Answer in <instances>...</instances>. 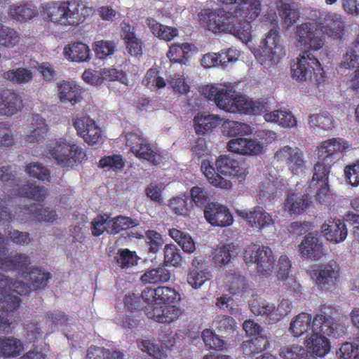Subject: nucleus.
Returning <instances> with one entry per match:
<instances>
[{"mask_svg":"<svg viewBox=\"0 0 359 359\" xmlns=\"http://www.w3.org/2000/svg\"><path fill=\"white\" fill-rule=\"evenodd\" d=\"M262 5L259 0H251L238 4L233 12L224 9H203L198 14L201 25L214 33H228L247 43L252 39L251 22L261 13Z\"/></svg>","mask_w":359,"mask_h":359,"instance_id":"1","label":"nucleus"},{"mask_svg":"<svg viewBox=\"0 0 359 359\" xmlns=\"http://www.w3.org/2000/svg\"><path fill=\"white\" fill-rule=\"evenodd\" d=\"M296 36L298 43L305 48L299 54L297 62L291 65V76L298 81H314L317 83L325 81V72L318 59L312 51L321 49L325 42V36L313 22H304L297 27Z\"/></svg>","mask_w":359,"mask_h":359,"instance_id":"2","label":"nucleus"},{"mask_svg":"<svg viewBox=\"0 0 359 359\" xmlns=\"http://www.w3.org/2000/svg\"><path fill=\"white\" fill-rule=\"evenodd\" d=\"M346 144V142L341 138H332L322 142L318 146V161L313 168L309 188L311 191L316 190V198L322 204L329 202L328 179L330 170L340 159Z\"/></svg>","mask_w":359,"mask_h":359,"instance_id":"3","label":"nucleus"},{"mask_svg":"<svg viewBox=\"0 0 359 359\" xmlns=\"http://www.w3.org/2000/svg\"><path fill=\"white\" fill-rule=\"evenodd\" d=\"M202 93L208 100L214 101L217 107L230 113L259 114L265 107L262 102L248 99L233 89L208 85L202 88Z\"/></svg>","mask_w":359,"mask_h":359,"instance_id":"4","label":"nucleus"},{"mask_svg":"<svg viewBox=\"0 0 359 359\" xmlns=\"http://www.w3.org/2000/svg\"><path fill=\"white\" fill-rule=\"evenodd\" d=\"M81 4L76 0L53 1L42 6L41 13L46 21L65 26H76L83 21Z\"/></svg>","mask_w":359,"mask_h":359,"instance_id":"5","label":"nucleus"},{"mask_svg":"<svg viewBox=\"0 0 359 359\" xmlns=\"http://www.w3.org/2000/svg\"><path fill=\"white\" fill-rule=\"evenodd\" d=\"M46 156L54 159L62 168H71L87 159L86 152L81 146L71 144L65 138H59L47 145Z\"/></svg>","mask_w":359,"mask_h":359,"instance_id":"6","label":"nucleus"},{"mask_svg":"<svg viewBox=\"0 0 359 359\" xmlns=\"http://www.w3.org/2000/svg\"><path fill=\"white\" fill-rule=\"evenodd\" d=\"M52 278V274L46 271H43L38 266H32L28 273V284L22 281L15 280L0 273V288L8 290L9 292L16 293L18 295H25L29 293V289L34 290H43L48 285V280Z\"/></svg>","mask_w":359,"mask_h":359,"instance_id":"7","label":"nucleus"},{"mask_svg":"<svg viewBox=\"0 0 359 359\" xmlns=\"http://www.w3.org/2000/svg\"><path fill=\"white\" fill-rule=\"evenodd\" d=\"M243 258L247 264H257L260 276H268L272 273L276 259L269 247L251 243L245 250Z\"/></svg>","mask_w":359,"mask_h":359,"instance_id":"8","label":"nucleus"},{"mask_svg":"<svg viewBox=\"0 0 359 359\" xmlns=\"http://www.w3.org/2000/svg\"><path fill=\"white\" fill-rule=\"evenodd\" d=\"M4 242V238L0 233V245H3ZM5 252L6 248L0 246V269L6 271H16L22 278H27L30 269L33 266H31L30 257L25 253H16L2 258Z\"/></svg>","mask_w":359,"mask_h":359,"instance_id":"9","label":"nucleus"},{"mask_svg":"<svg viewBox=\"0 0 359 359\" xmlns=\"http://www.w3.org/2000/svg\"><path fill=\"white\" fill-rule=\"evenodd\" d=\"M126 144L138 158L147 160L154 165H159L162 161L160 153L154 151L148 141L141 135L136 133H128Z\"/></svg>","mask_w":359,"mask_h":359,"instance_id":"10","label":"nucleus"},{"mask_svg":"<svg viewBox=\"0 0 359 359\" xmlns=\"http://www.w3.org/2000/svg\"><path fill=\"white\" fill-rule=\"evenodd\" d=\"M0 331L8 332L14 319L13 313L18 309L21 300L8 290L0 288Z\"/></svg>","mask_w":359,"mask_h":359,"instance_id":"11","label":"nucleus"},{"mask_svg":"<svg viewBox=\"0 0 359 359\" xmlns=\"http://www.w3.org/2000/svg\"><path fill=\"white\" fill-rule=\"evenodd\" d=\"M274 158L285 164L293 175H299L305 168L304 153L298 147H283L276 152Z\"/></svg>","mask_w":359,"mask_h":359,"instance_id":"12","label":"nucleus"},{"mask_svg":"<svg viewBox=\"0 0 359 359\" xmlns=\"http://www.w3.org/2000/svg\"><path fill=\"white\" fill-rule=\"evenodd\" d=\"M15 214L17 219L23 222L29 221L53 222L57 217L55 210L36 203L19 207Z\"/></svg>","mask_w":359,"mask_h":359,"instance_id":"13","label":"nucleus"},{"mask_svg":"<svg viewBox=\"0 0 359 359\" xmlns=\"http://www.w3.org/2000/svg\"><path fill=\"white\" fill-rule=\"evenodd\" d=\"M215 165L220 175L231 177L238 182H243L249 172L243 164L226 155L219 156L215 161Z\"/></svg>","mask_w":359,"mask_h":359,"instance_id":"14","label":"nucleus"},{"mask_svg":"<svg viewBox=\"0 0 359 359\" xmlns=\"http://www.w3.org/2000/svg\"><path fill=\"white\" fill-rule=\"evenodd\" d=\"M74 127L77 134L89 145H94L102 140V130L95 121L89 116L76 118L74 121Z\"/></svg>","mask_w":359,"mask_h":359,"instance_id":"15","label":"nucleus"},{"mask_svg":"<svg viewBox=\"0 0 359 359\" xmlns=\"http://www.w3.org/2000/svg\"><path fill=\"white\" fill-rule=\"evenodd\" d=\"M332 308L323 306L312 320V331L320 334L331 335L337 330V324L332 318Z\"/></svg>","mask_w":359,"mask_h":359,"instance_id":"16","label":"nucleus"},{"mask_svg":"<svg viewBox=\"0 0 359 359\" xmlns=\"http://www.w3.org/2000/svg\"><path fill=\"white\" fill-rule=\"evenodd\" d=\"M204 216L207 222L212 226H228L233 221L229 210L217 203H210L205 206Z\"/></svg>","mask_w":359,"mask_h":359,"instance_id":"17","label":"nucleus"},{"mask_svg":"<svg viewBox=\"0 0 359 359\" xmlns=\"http://www.w3.org/2000/svg\"><path fill=\"white\" fill-rule=\"evenodd\" d=\"M316 283L321 290H328L336 285L339 270L331 263L317 266L313 270Z\"/></svg>","mask_w":359,"mask_h":359,"instance_id":"18","label":"nucleus"},{"mask_svg":"<svg viewBox=\"0 0 359 359\" xmlns=\"http://www.w3.org/2000/svg\"><path fill=\"white\" fill-rule=\"evenodd\" d=\"M22 107V100L18 93L9 89L0 90V116H11Z\"/></svg>","mask_w":359,"mask_h":359,"instance_id":"19","label":"nucleus"},{"mask_svg":"<svg viewBox=\"0 0 359 359\" xmlns=\"http://www.w3.org/2000/svg\"><path fill=\"white\" fill-rule=\"evenodd\" d=\"M321 231L327 241L334 243L343 242L348 231L344 222L339 219H328L321 226Z\"/></svg>","mask_w":359,"mask_h":359,"instance_id":"20","label":"nucleus"},{"mask_svg":"<svg viewBox=\"0 0 359 359\" xmlns=\"http://www.w3.org/2000/svg\"><path fill=\"white\" fill-rule=\"evenodd\" d=\"M183 310L174 305L152 306L147 313L149 318L160 323H171L179 319Z\"/></svg>","mask_w":359,"mask_h":359,"instance_id":"21","label":"nucleus"},{"mask_svg":"<svg viewBox=\"0 0 359 359\" xmlns=\"http://www.w3.org/2000/svg\"><path fill=\"white\" fill-rule=\"evenodd\" d=\"M262 146L257 140L250 138L236 137L227 143V149L242 155L258 154L262 151Z\"/></svg>","mask_w":359,"mask_h":359,"instance_id":"22","label":"nucleus"},{"mask_svg":"<svg viewBox=\"0 0 359 359\" xmlns=\"http://www.w3.org/2000/svg\"><path fill=\"white\" fill-rule=\"evenodd\" d=\"M237 214L246 219L249 224L255 228L262 229L274 224L270 214L266 212L262 207H255L252 211L237 210Z\"/></svg>","mask_w":359,"mask_h":359,"instance_id":"23","label":"nucleus"},{"mask_svg":"<svg viewBox=\"0 0 359 359\" xmlns=\"http://www.w3.org/2000/svg\"><path fill=\"white\" fill-rule=\"evenodd\" d=\"M57 91L60 100L62 103L69 102L75 105L82 100V88L75 83L61 81L57 84Z\"/></svg>","mask_w":359,"mask_h":359,"instance_id":"24","label":"nucleus"},{"mask_svg":"<svg viewBox=\"0 0 359 359\" xmlns=\"http://www.w3.org/2000/svg\"><path fill=\"white\" fill-rule=\"evenodd\" d=\"M280 36L276 28H271L262 41V48L272 60H278L282 54L285 55L284 49L279 43Z\"/></svg>","mask_w":359,"mask_h":359,"instance_id":"25","label":"nucleus"},{"mask_svg":"<svg viewBox=\"0 0 359 359\" xmlns=\"http://www.w3.org/2000/svg\"><path fill=\"white\" fill-rule=\"evenodd\" d=\"M210 278L208 267L198 259H194L187 275V283L194 289H198Z\"/></svg>","mask_w":359,"mask_h":359,"instance_id":"26","label":"nucleus"},{"mask_svg":"<svg viewBox=\"0 0 359 359\" xmlns=\"http://www.w3.org/2000/svg\"><path fill=\"white\" fill-rule=\"evenodd\" d=\"M299 250L304 258L319 259L324 255V248L320 239L309 234L304 237L300 245Z\"/></svg>","mask_w":359,"mask_h":359,"instance_id":"27","label":"nucleus"},{"mask_svg":"<svg viewBox=\"0 0 359 359\" xmlns=\"http://www.w3.org/2000/svg\"><path fill=\"white\" fill-rule=\"evenodd\" d=\"M311 201L307 194L298 196L296 193L290 194L284 201V208L290 215H301L311 205Z\"/></svg>","mask_w":359,"mask_h":359,"instance_id":"28","label":"nucleus"},{"mask_svg":"<svg viewBox=\"0 0 359 359\" xmlns=\"http://www.w3.org/2000/svg\"><path fill=\"white\" fill-rule=\"evenodd\" d=\"M32 130L29 134L26 135V142L30 143H39L43 142L47 135L48 126L46 120L39 114H34L31 123Z\"/></svg>","mask_w":359,"mask_h":359,"instance_id":"29","label":"nucleus"},{"mask_svg":"<svg viewBox=\"0 0 359 359\" xmlns=\"http://www.w3.org/2000/svg\"><path fill=\"white\" fill-rule=\"evenodd\" d=\"M307 349L318 357H323L330 351V340L323 334L313 332L306 340Z\"/></svg>","mask_w":359,"mask_h":359,"instance_id":"30","label":"nucleus"},{"mask_svg":"<svg viewBox=\"0 0 359 359\" xmlns=\"http://www.w3.org/2000/svg\"><path fill=\"white\" fill-rule=\"evenodd\" d=\"M64 54L66 58L72 62H83L90 59V50L82 42H74L67 45L64 48Z\"/></svg>","mask_w":359,"mask_h":359,"instance_id":"31","label":"nucleus"},{"mask_svg":"<svg viewBox=\"0 0 359 359\" xmlns=\"http://www.w3.org/2000/svg\"><path fill=\"white\" fill-rule=\"evenodd\" d=\"M201 169L210 184L212 186L225 189L231 188L232 183L231 181L222 177L219 172H216L215 167L210 161L203 160L201 163Z\"/></svg>","mask_w":359,"mask_h":359,"instance_id":"32","label":"nucleus"},{"mask_svg":"<svg viewBox=\"0 0 359 359\" xmlns=\"http://www.w3.org/2000/svg\"><path fill=\"white\" fill-rule=\"evenodd\" d=\"M14 194L20 197H26L39 202L43 201L47 195V189L42 186L27 182L22 186L17 185Z\"/></svg>","mask_w":359,"mask_h":359,"instance_id":"33","label":"nucleus"},{"mask_svg":"<svg viewBox=\"0 0 359 359\" xmlns=\"http://www.w3.org/2000/svg\"><path fill=\"white\" fill-rule=\"evenodd\" d=\"M36 8L29 2H23L19 5L13 4L8 10V15L18 21L26 22L36 16Z\"/></svg>","mask_w":359,"mask_h":359,"instance_id":"34","label":"nucleus"},{"mask_svg":"<svg viewBox=\"0 0 359 359\" xmlns=\"http://www.w3.org/2000/svg\"><path fill=\"white\" fill-rule=\"evenodd\" d=\"M171 277L170 271L163 265L147 270L140 277L145 284H161L168 282Z\"/></svg>","mask_w":359,"mask_h":359,"instance_id":"35","label":"nucleus"},{"mask_svg":"<svg viewBox=\"0 0 359 359\" xmlns=\"http://www.w3.org/2000/svg\"><path fill=\"white\" fill-rule=\"evenodd\" d=\"M24 349L22 341L13 337L0 338V356L4 358H15Z\"/></svg>","mask_w":359,"mask_h":359,"instance_id":"36","label":"nucleus"},{"mask_svg":"<svg viewBox=\"0 0 359 359\" xmlns=\"http://www.w3.org/2000/svg\"><path fill=\"white\" fill-rule=\"evenodd\" d=\"M312 320L311 314L302 312L294 317L291 320L290 331L294 337H300L307 333L311 328Z\"/></svg>","mask_w":359,"mask_h":359,"instance_id":"37","label":"nucleus"},{"mask_svg":"<svg viewBox=\"0 0 359 359\" xmlns=\"http://www.w3.org/2000/svg\"><path fill=\"white\" fill-rule=\"evenodd\" d=\"M269 345V341L266 337L258 335L250 340L244 341L241 344V348L245 355L254 357L266 349Z\"/></svg>","mask_w":359,"mask_h":359,"instance_id":"38","label":"nucleus"},{"mask_svg":"<svg viewBox=\"0 0 359 359\" xmlns=\"http://www.w3.org/2000/svg\"><path fill=\"white\" fill-rule=\"evenodd\" d=\"M236 247L233 243H220L212 254V262L217 266L228 264L235 254Z\"/></svg>","mask_w":359,"mask_h":359,"instance_id":"39","label":"nucleus"},{"mask_svg":"<svg viewBox=\"0 0 359 359\" xmlns=\"http://www.w3.org/2000/svg\"><path fill=\"white\" fill-rule=\"evenodd\" d=\"M192 45L189 43H184L182 45L172 44L167 53V57L171 62L187 64L191 56Z\"/></svg>","mask_w":359,"mask_h":359,"instance_id":"40","label":"nucleus"},{"mask_svg":"<svg viewBox=\"0 0 359 359\" xmlns=\"http://www.w3.org/2000/svg\"><path fill=\"white\" fill-rule=\"evenodd\" d=\"M135 28L127 25L123 27V37L130 55L137 56L142 53V43L135 34Z\"/></svg>","mask_w":359,"mask_h":359,"instance_id":"41","label":"nucleus"},{"mask_svg":"<svg viewBox=\"0 0 359 359\" xmlns=\"http://www.w3.org/2000/svg\"><path fill=\"white\" fill-rule=\"evenodd\" d=\"M266 121L277 123L283 128H292L297 126V121L292 112L285 110H275L265 114Z\"/></svg>","mask_w":359,"mask_h":359,"instance_id":"42","label":"nucleus"},{"mask_svg":"<svg viewBox=\"0 0 359 359\" xmlns=\"http://www.w3.org/2000/svg\"><path fill=\"white\" fill-rule=\"evenodd\" d=\"M220 118L215 115H198L194 119V128L197 134L212 132L220 124Z\"/></svg>","mask_w":359,"mask_h":359,"instance_id":"43","label":"nucleus"},{"mask_svg":"<svg viewBox=\"0 0 359 359\" xmlns=\"http://www.w3.org/2000/svg\"><path fill=\"white\" fill-rule=\"evenodd\" d=\"M223 133L229 137H238L252 133V128L245 123L226 120L222 124Z\"/></svg>","mask_w":359,"mask_h":359,"instance_id":"44","label":"nucleus"},{"mask_svg":"<svg viewBox=\"0 0 359 359\" xmlns=\"http://www.w3.org/2000/svg\"><path fill=\"white\" fill-rule=\"evenodd\" d=\"M249 306L251 311L256 316H262L264 317L265 320L269 324L276 323L277 320L272 319V314H275V306L273 304L267 302H259L256 299L251 300L249 303Z\"/></svg>","mask_w":359,"mask_h":359,"instance_id":"45","label":"nucleus"},{"mask_svg":"<svg viewBox=\"0 0 359 359\" xmlns=\"http://www.w3.org/2000/svg\"><path fill=\"white\" fill-rule=\"evenodd\" d=\"M169 236L182 248L184 252L191 253L196 250L195 243L190 235L177 229H170Z\"/></svg>","mask_w":359,"mask_h":359,"instance_id":"46","label":"nucleus"},{"mask_svg":"<svg viewBox=\"0 0 359 359\" xmlns=\"http://www.w3.org/2000/svg\"><path fill=\"white\" fill-rule=\"evenodd\" d=\"M278 11L283 24L287 27L295 24L299 18V12L294 3L283 2L278 7Z\"/></svg>","mask_w":359,"mask_h":359,"instance_id":"47","label":"nucleus"},{"mask_svg":"<svg viewBox=\"0 0 359 359\" xmlns=\"http://www.w3.org/2000/svg\"><path fill=\"white\" fill-rule=\"evenodd\" d=\"M20 35L15 29L0 24V46L11 48L18 45Z\"/></svg>","mask_w":359,"mask_h":359,"instance_id":"48","label":"nucleus"},{"mask_svg":"<svg viewBox=\"0 0 359 359\" xmlns=\"http://www.w3.org/2000/svg\"><path fill=\"white\" fill-rule=\"evenodd\" d=\"M180 294L174 288L167 286L156 287V304H170L180 300Z\"/></svg>","mask_w":359,"mask_h":359,"instance_id":"49","label":"nucleus"},{"mask_svg":"<svg viewBox=\"0 0 359 359\" xmlns=\"http://www.w3.org/2000/svg\"><path fill=\"white\" fill-rule=\"evenodd\" d=\"M165 266H181L183 257L180 249L174 244H166L163 249Z\"/></svg>","mask_w":359,"mask_h":359,"instance_id":"50","label":"nucleus"},{"mask_svg":"<svg viewBox=\"0 0 359 359\" xmlns=\"http://www.w3.org/2000/svg\"><path fill=\"white\" fill-rule=\"evenodd\" d=\"M137 220L125 216H117L109 220L107 232L111 234H116L122 230L137 226Z\"/></svg>","mask_w":359,"mask_h":359,"instance_id":"51","label":"nucleus"},{"mask_svg":"<svg viewBox=\"0 0 359 359\" xmlns=\"http://www.w3.org/2000/svg\"><path fill=\"white\" fill-rule=\"evenodd\" d=\"M309 123L313 128L330 130L334 128L332 116L327 111H321L309 116Z\"/></svg>","mask_w":359,"mask_h":359,"instance_id":"52","label":"nucleus"},{"mask_svg":"<svg viewBox=\"0 0 359 359\" xmlns=\"http://www.w3.org/2000/svg\"><path fill=\"white\" fill-rule=\"evenodd\" d=\"M120 351H110L104 347L91 346L87 351L86 359H123Z\"/></svg>","mask_w":359,"mask_h":359,"instance_id":"53","label":"nucleus"},{"mask_svg":"<svg viewBox=\"0 0 359 359\" xmlns=\"http://www.w3.org/2000/svg\"><path fill=\"white\" fill-rule=\"evenodd\" d=\"M213 324L217 331L220 333L222 337H226L233 332L236 321L231 316L219 315L215 318Z\"/></svg>","mask_w":359,"mask_h":359,"instance_id":"54","label":"nucleus"},{"mask_svg":"<svg viewBox=\"0 0 359 359\" xmlns=\"http://www.w3.org/2000/svg\"><path fill=\"white\" fill-rule=\"evenodd\" d=\"M3 76L13 83L22 84L31 81L33 75L31 70L26 68H18L5 72Z\"/></svg>","mask_w":359,"mask_h":359,"instance_id":"55","label":"nucleus"},{"mask_svg":"<svg viewBox=\"0 0 359 359\" xmlns=\"http://www.w3.org/2000/svg\"><path fill=\"white\" fill-rule=\"evenodd\" d=\"M25 170L31 178L37 179L40 181H50V172L42 163L38 162L29 163L26 165Z\"/></svg>","mask_w":359,"mask_h":359,"instance_id":"56","label":"nucleus"},{"mask_svg":"<svg viewBox=\"0 0 359 359\" xmlns=\"http://www.w3.org/2000/svg\"><path fill=\"white\" fill-rule=\"evenodd\" d=\"M224 282L229 287L230 292L233 294L242 293L247 287L245 278L236 272L226 274Z\"/></svg>","mask_w":359,"mask_h":359,"instance_id":"57","label":"nucleus"},{"mask_svg":"<svg viewBox=\"0 0 359 359\" xmlns=\"http://www.w3.org/2000/svg\"><path fill=\"white\" fill-rule=\"evenodd\" d=\"M117 264L122 269H128L137 264L139 257L135 251L130 250L120 249L115 257Z\"/></svg>","mask_w":359,"mask_h":359,"instance_id":"58","label":"nucleus"},{"mask_svg":"<svg viewBox=\"0 0 359 359\" xmlns=\"http://www.w3.org/2000/svg\"><path fill=\"white\" fill-rule=\"evenodd\" d=\"M280 355L284 359H308L312 355L301 346L292 345L282 348Z\"/></svg>","mask_w":359,"mask_h":359,"instance_id":"59","label":"nucleus"},{"mask_svg":"<svg viewBox=\"0 0 359 359\" xmlns=\"http://www.w3.org/2000/svg\"><path fill=\"white\" fill-rule=\"evenodd\" d=\"M116 43L114 41L100 40L93 43V50L99 59H105L114 54Z\"/></svg>","mask_w":359,"mask_h":359,"instance_id":"60","label":"nucleus"},{"mask_svg":"<svg viewBox=\"0 0 359 359\" xmlns=\"http://www.w3.org/2000/svg\"><path fill=\"white\" fill-rule=\"evenodd\" d=\"M337 355L343 359H359V338L357 337L354 343H344Z\"/></svg>","mask_w":359,"mask_h":359,"instance_id":"61","label":"nucleus"},{"mask_svg":"<svg viewBox=\"0 0 359 359\" xmlns=\"http://www.w3.org/2000/svg\"><path fill=\"white\" fill-rule=\"evenodd\" d=\"M124 161L121 155L114 154L112 156H106L102 157L99 161V167L116 171L121 170L124 167Z\"/></svg>","mask_w":359,"mask_h":359,"instance_id":"62","label":"nucleus"},{"mask_svg":"<svg viewBox=\"0 0 359 359\" xmlns=\"http://www.w3.org/2000/svg\"><path fill=\"white\" fill-rule=\"evenodd\" d=\"M145 242L149 252L152 253H156L164 243L161 234L155 230H147L145 232Z\"/></svg>","mask_w":359,"mask_h":359,"instance_id":"63","label":"nucleus"},{"mask_svg":"<svg viewBox=\"0 0 359 359\" xmlns=\"http://www.w3.org/2000/svg\"><path fill=\"white\" fill-rule=\"evenodd\" d=\"M190 196L191 201L196 206L205 207L209 204L210 200L208 191L204 188L198 186L193 187L190 190Z\"/></svg>","mask_w":359,"mask_h":359,"instance_id":"64","label":"nucleus"}]
</instances>
